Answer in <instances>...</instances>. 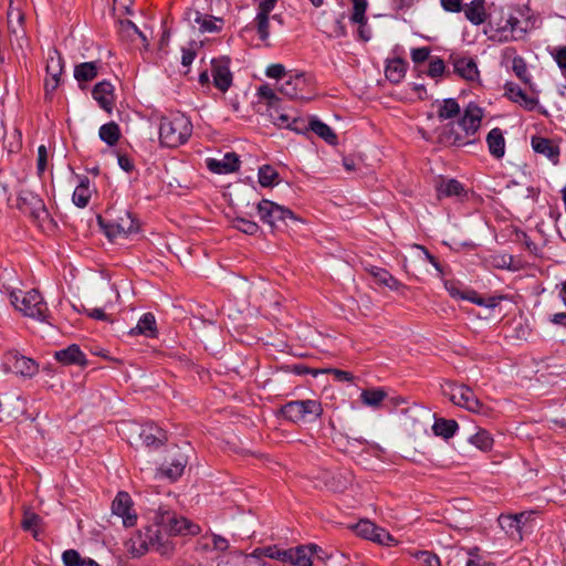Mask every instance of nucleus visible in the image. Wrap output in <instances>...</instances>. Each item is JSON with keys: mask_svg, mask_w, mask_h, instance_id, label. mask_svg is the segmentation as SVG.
<instances>
[{"mask_svg": "<svg viewBox=\"0 0 566 566\" xmlns=\"http://www.w3.org/2000/svg\"><path fill=\"white\" fill-rule=\"evenodd\" d=\"M169 535L160 527L154 525L147 526L145 532L139 531L130 539V548L135 555H144L151 549L161 556L169 557L174 554L176 544Z\"/></svg>", "mask_w": 566, "mask_h": 566, "instance_id": "f257e3e1", "label": "nucleus"}, {"mask_svg": "<svg viewBox=\"0 0 566 566\" xmlns=\"http://www.w3.org/2000/svg\"><path fill=\"white\" fill-rule=\"evenodd\" d=\"M192 130L190 118L182 113L163 116L158 127L159 143L167 148L179 147L189 140Z\"/></svg>", "mask_w": 566, "mask_h": 566, "instance_id": "f03ea898", "label": "nucleus"}, {"mask_svg": "<svg viewBox=\"0 0 566 566\" xmlns=\"http://www.w3.org/2000/svg\"><path fill=\"white\" fill-rule=\"evenodd\" d=\"M432 106L437 109V117L440 122L449 120L437 129V142L444 147H457L460 139L458 133L460 105L454 98H447L441 103L437 101Z\"/></svg>", "mask_w": 566, "mask_h": 566, "instance_id": "7ed1b4c3", "label": "nucleus"}, {"mask_svg": "<svg viewBox=\"0 0 566 566\" xmlns=\"http://www.w3.org/2000/svg\"><path fill=\"white\" fill-rule=\"evenodd\" d=\"M9 298L14 308L24 316L45 322L50 316L48 303L38 290L11 291Z\"/></svg>", "mask_w": 566, "mask_h": 566, "instance_id": "20e7f679", "label": "nucleus"}, {"mask_svg": "<svg viewBox=\"0 0 566 566\" xmlns=\"http://www.w3.org/2000/svg\"><path fill=\"white\" fill-rule=\"evenodd\" d=\"M151 520L155 526L163 528L172 536L196 535L200 532L199 525L161 506L154 511Z\"/></svg>", "mask_w": 566, "mask_h": 566, "instance_id": "39448f33", "label": "nucleus"}, {"mask_svg": "<svg viewBox=\"0 0 566 566\" xmlns=\"http://www.w3.org/2000/svg\"><path fill=\"white\" fill-rule=\"evenodd\" d=\"M322 412L321 402L314 399L289 401L281 409L282 416L292 422L316 420Z\"/></svg>", "mask_w": 566, "mask_h": 566, "instance_id": "423d86ee", "label": "nucleus"}, {"mask_svg": "<svg viewBox=\"0 0 566 566\" xmlns=\"http://www.w3.org/2000/svg\"><path fill=\"white\" fill-rule=\"evenodd\" d=\"M256 209L261 221L272 228L280 229L282 226H286L289 221L295 222L298 220L290 209L271 200H261Z\"/></svg>", "mask_w": 566, "mask_h": 566, "instance_id": "0eeeda50", "label": "nucleus"}, {"mask_svg": "<svg viewBox=\"0 0 566 566\" xmlns=\"http://www.w3.org/2000/svg\"><path fill=\"white\" fill-rule=\"evenodd\" d=\"M4 373H14L22 377L31 378L39 371V365L32 358L21 355L18 350H9L3 356Z\"/></svg>", "mask_w": 566, "mask_h": 566, "instance_id": "6e6552de", "label": "nucleus"}, {"mask_svg": "<svg viewBox=\"0 0 566 566\" xmlns=\"http://www.w3.org/2000/svg\"><path fill=\"white\" fill-rule=\"evenodd\" d=\"M322 552V548L315 544L298 546L290 549H277L271 553L269 557L283 562H289L294 566H311L314 553Z\"/></svg>", "mask_w": 566, "mask_h": 566, "instance_id": "1a4fd4ad", "label": "nucleus"}, {"mask_svg": "<svg viewBox=\"0 0 566 566\" xmlns=\"http://www.w3.org/2000/svg\"><path fill=\"white\" fill-rule=\"evenodd\" d=\"M99 224L102 226L106 237L111 240L119 237H126L138 231V223L128 211H124L112 221L105 222L101 220Z\"/></svg>", "mask_w": 566, "mask_h": 566, "instance_id": "9d476101", "label": "nucleus"}, {"mask_svg": "<svg viewBox=\"0 0 566 566\" xmlns=\"http://www.w3.org/2000/svg\"><path fill=\"white\" fill-rule=\"evenodd\" d=\"M483 109L474 103H469L462 114V129L464 130L462 146L471 145L476 140L474 135L481 127Z\"/></svg>", "mask_w": 566, "mask_h": 566, "instance_id": "9b49d317", "label": "nucleus"}, {"mask_svg": "<svg viewBox=\"0 0 566 566\" xmlns=\"http://www.w3.org/2000/svg\"><path fill=\"white\" fill-rule=\"evenodd\" d=\"M112 512L122 518L125 527L135 526L137 523V514L134 510V503L127 492H118L112 503Z\"/></svg>", "mask_w": 566, "mask_h": 566, "instance_id": "f8f14e48", "label": "nucleus"}, {"mask_svg": "<svg viewBox=\"0 0 566 566\" xmlns=\"http://www.w3.org/2000/svg\"><path fill=\"white\" fill-rule=\"evenodd\" d=\"M355 533L366 539L381 545H391L394 537L382 527L377 526L368 520L359 521L354 527Z\"/></svg>", "mask_w": 566, "mask_h": 566, "instance_id": "ddd939ff", "label": "nucleus"}, {"mask_svg": "<svg viewBox=\"0 0 566 566\" xmlns=\"http://www.w3.org/2000/svg\"><path fill=\"white\" fill-rule=\"evenodd\" d=\"M280 92L286 97L307 98V83L304 74H290L280 86Z\"/></svg>", "mask_w": 566, "mask_h": 566, "instance_id": "4468645a", "label": "nucleus"}, {"mask_svg": "<svg viewBox=\"0 0 566 566\" xmlns=\"http://www.w3.org/2000/svg\"><path fill=\"white\" fill-rule=\"evenodd\" d=\"M239 156L235 153H227L222 159L208 158L207 168L214 174L224 175L239 169Z\"/></svg>", "mask_w": 566, "mask_h": 566, "instance_id": "2eb2a0df", "label": "nucleus"}, {"mask_svg": "<svg viewBox=\"0 0 566 566\" xmlns=\"http://www.w3.org/2000/svg\"><path fill=\"white\" fill-rule=\"evenodd\" d=\"M531 145L536 154L545 156L553 165L558 164L560 154L559 147L552 139L533 136Z\"/></svg>", "mask_w": 566, "mask_h": 566, "instance_id": "dca6fc26", "label": "nucleus"}, {"mask_svg": "<svg viewBox=\"0 0 566 566\" xmlns=\"http://www.w3.org/2000/svg\"><path fill=\"white\" fill-rule=\"evenodd\" d=\"M138 436L146 447L158 448L167 441L166 432L154 423L140 426Z\"/></svg>", "mask_w": 566, "mask_h": 566, "instance_id": "f3484780", "label": "nucleus"}, {"mask_svg": "<svg viewBox=\"0 0 566 566\" xmlns=\"http://www.w3.org/2000/svg\"><path fill=\"white\" fill-rule=\"evenodd\" d=\"M92 95L98 105L106 112L111 113L114 105V86L111 82L102 81L97 83Z\"/></svg>", "mask_w": 566, "mask_h": 566, "instance_id": "a211bd4d", "label": "nucleus"}, {"mask_svg": "<svg viewBox=\"0 0 566 566\" xmlns=\"http://www.w3.org/2000/svg\"><path fill=\"white\" fill-rule=\"evenodd\" d=\"M462 12L468 21L474 25L484 23L489 17L485 8V0H472L462 4Z\"/></svg>", "mask_w": 566, "mask_h": 566, "instance_id": "6ab92c4d", "label": "nucleus"}, {"mask_svg": "<svg viewBox=\"0 0 566 566\" xmlns=\"http://www.w3.org/2000/svg\"><path fill=\"white\" fill-rule=\"evenodd\" d=\"M520 25V20L516 17L510 15L505 23L496 30L494 38H497L499 41L517 40L524 32Z\"/></svg>", "mask_w": 566, "mask_h": 566, "instance_id": "aec40b11", "label": "nucleus"}, {"mask_svg": "<svg viewBox=\"0 0 566 566\" xmlns=\"http://www.w3.org/2000/svg\"><path fill=\"white\" fill-rule=\"evenodd\" d=\"M505 95L527 111H533L538 103L537 98L528 96L518 85L514 84H506Z\"/></svg>", "mask_w": 566, "mask_h": 566, "instance_id": "412c9836", "label": "nucleus"}, {"mask_svg": "<svg viewBox=\"0 0 566 566\" xmlns=\"http://www.w3.org/2000/svg\"><path fill=\"white\" fill-rule=\"evenodd\" d=\"M130 335H143L148 338H154L157 335V324L154 314L145 313L140 316L137 325L129 332Z\"/></svg>", "mask_w": 566, "mask_h": 566, "instance_id": "4be33fe9", "label": "nucleus"}, {"mask_svg": "<svg viewBox=\"0 0 566 566\" xmlns=\"http://www.w3.org/2000/svg\"><path fill=\"white\" fill-rule=\"evenodd\" d=\"M524 514L500 515L499 524L501 528L512 538L522 539V518Z\"/></svg>", "mask_w": 566, "mask_h": 566, "instance_id": "5701e85b", "label": "nucleus"}, {"mask_svg": "<svg viewBox=\"0 0 566 566\" xmlns=\"http://www.w3.org/2000/svg\"><path fill=\"white\" fill-rule=\"evenodd\" d=\"M213 83L221 92H226L232 83V74L227 63L213 62L212 63Z\"/></svg>", "mask_w": 566, "mask_h": 566, "instance_id": "b1692460", "label": "nucleus"}, {"mask_svg": "<svg viewBox=\"0 0 566 566\" xmlns=\"http://www.w3.org/2000/svg\"><path fill=\"white\" fill-rule=\"evenodd\" d=\"M54 357L57 361L64 365H84L86 363L84 353L75 344L70 345L64 349L55 352Z\"/></svg>", "mask_w": 566, "mask_h": 566, "instance_id": "393cba45", "label": "nucleus"}, {"mask_svg": "<svg viewBox=\"0 0 566 566\" xmlns=\"http://www.w3.org/2000/svg\"><path fill=\"white\" fill-rule=\"evenodd\" d=\"M366 270L374 279V282L380 286H386L391 291H397L401 285V283L395 279L386 269L371 265L366 268Z\"/></svg>", "mask_w": 566, "mask_h": 566, "instance_id": "a878e982", "label": "nucleus"}, {"mask_svg": "<svg viewBox=\"0 0 566 566\" xmlns=\"http://www.w3.org/2000/svg\"><path fill=\"white\" fill-rule=\"evenodd\" d=\"M490 154L495 158H502L505 154V139L502 130L495 127L486 136Z\"/></svg>", "mask_w": 566, "mask_h": 566, "instance_id": "bb28decb", "label": "nucleus"}, {"mask_svg": "<svg viewBox=\"0 0 566 566\" xmlns=\"http://www.w3.org/2000/svg\"><path fill=\"white\" fill-rule=\"evenodd\" d=\"M91 195L90 179L86 176H83L73 191L72 201L76 207L85 208L90 202Z\"/></svg>", "mask_w": 566, "mask_h": 566, "instance_id": "cd10ccee", "label": "nucleus"}, {"mask_svg": "<svg viewBox=\"0 0 566 566\" xmlns=\"http://www.w3.org/2000/svg\"><path fill=\"white\" fill-rule=\"evenodd\" d=\"M432 431L434 436L449 439L454 436L459 426L455 420L434 417Z\"/></svg>", "mask_w": 566, "mask_h": 566, "instance_id": "c85d7f7f", "label": "nucleus"}, {"mask_svg": "<svg viewBox=\"0 0 566 566\" xmlns=\"http://www.w3.org/2000/svg\"><path fill=\"white\" fill-rule=\"evenodd\" d=\"M122 136L120 128L115 122L102 125L98 129V137L108 146H115Z\"/></svg>", "mask_w": 566, "mask_h": 566, "instance_id": "c756f323", "label": "nucleus"}, {"mask_svg": "<svg viewBox=\"0 0 566 566\" xmlns=\"http://www.w3.org/2000/svg\"><path fill=\"white\" fill-rule=\"evenodd\" d=\"M501 298L502 297L500 296H490L485 298L481 296L479 293H476L474 290H462V301L465 300L479 306H484L486 308H493L497 306Z\"/></svg>", "mask_w": 566, "mask_h": 566, "instance_id": "7c9ffc66", "label": "nucleus"}, {"mask_svg": "<svg viewBox=\"0 0 566 566\" xmlns=\"http://www.w3.org/2000/svg\"><path fill=\"white\" fill-rule=\"evenodd\" d=\"M64 69V62L61 53L52 48L48 53V63H46V75L61 77Z\"/></svg>", "mask_w": 566, "mask_h": 566, "instance_id": "2f4dec72", "label": "nucleus"}, {"mask_svg": "<svg viewBox=\"0 0 566 566\" xmlns=\"http://www.w3.org/2000/svg\"><path fill=\"white\" fill-rule=\"evenodd\" d=\"M468 442L483 452H488L493 447V438L485 429H479L475 433L470 434Z\"/></svg>", "mask_w": 566, "mask_h": 566, "instance_id": "473e14b6", "label": "nucleus"}, {"mask_svg": "<svg viewBox=\"0 0 566 566\" xmlns=\"http://www.w3.org/2000/svg\"><path fill=\"white\" fill-rule=\"evenodd\" d=\"M271 120L274 125L279 127H285L290 129L297 130L296 118L291 116L290 114L282 112L279 107V104L273 108L269 109Z\"/></svg>", "mask_w": 566, "mask_h": 566, "instance_id": "72a5a7b5", "label": "nucleus"}, {"mask_svg": "<svg viewBox=\"0 0 566 566\" xmlns=\"http://www.w3.org/2000/svg\"><path fill=\"white\" fill-rule=\"evenodd\" d=\"M98 63L97 62H84L75 66L74 77L78 82H88L97 76Z\"/></svg>", "mask_w": 566, "mask_h": 566, "instance_id": "f704fd0d", "label": "nucleus"}, {"mask_svg": "<svg viewBox=\"0 0 566 566\" xmlns=\"http://www.w3.org/2000/svg\"><path fill=\"white\" fill-rule=\"evenodd\" d=\"M64 566H101L92 558H82L75 549H66L62 554Z\"/></svg>", "mask_w": 566, "mask_h": 566, "instance_id": "c9c22d12", "label": "nucleus"}, {"mask_svg": "<svg viewBox=\"0 0 566 566\" xmlns=\"http://www.w3.org/2000/svg\"><path fill=\"white\" fill-rule=\"evenodd\" d=\"M310 128L312 132H314L317 136L323 138L326 143L331 145H335L337 143V136L333 132V129L325 123H323L319 119H312L310 122Z\"/></svg>", "mask_w": 566, "mask_h": 566, "instance_id": "e433bc0d", "label": "nucleus"}, {"mask_svg": "<svg viewBox=\"0 0 566 566\" xmlns=\"http://www.w3.org/2000/svg\"><path fill=\"white\" fill-rule=\"evenodd\" d=\"M387 397V392L382 389H365L360 394V400L365 406L378 408Z\"/></svg>", "mask_w": 566, "mask_h": 566, "instance_id": "4c0bfd02", "label": "nucleus"}, {"mask_svg": "<svg viewBox=\"0 0 566 566\" xmlns=\"http://www.w3.org/2000/svg\"><path fill=\"white\" fill-rule=\"evenodd\" d=\"M386 77L392 83H399L406 73V65L402 60L390 61L386 66Z\"/></svg>", "mask_w": 566, "mask_h": 566, "instance_id": "58836bf2", "label": "nucleus"}, {"mask_svg": "<svg viewBox=\"0 0 566 566\" xmlns=\"http://www.w3.org/2000/svg\"><path fill=\"white\" fill-rule=\"evenodd\" d=\"M482 403L479 398L472 392V390L462 385V409H467L470 412H480Z\"/></svg>", "mask_w": 566, "mask_h": 566, "instance_id": "ea45409f", "label": "nucleus"}, {"mask_svg": "<svg viewBox=\"0 0 566 566\" xmlns=\"http://www.w3.org/2000/svg\"><path fill=\"white\" fill-rule=\"evenodd\" d=\"M259 182L262 187H272L279 182V174L274 167L263 165L259 168Z\"/></svg>", "mask_w": 566, "mask_h": 566, "instance_id": "a19ab883", "label": "nucleus"}, {"mask_svg": "<svg viewBox=\"0 0 566 566\" xmlns=\"http://www.w3.org/2000/svg\"><path fill=\"white\" fill-rule=\"evenodd\" d=\"M185 467L186 460L180 457L178 459H174L169 464L163 467L161 472L165 476L171 481H175L182 474Z\"/></svg>", "mask_w": 566, "mask_h": 566, "instance_id": "79ce46f5", "label": "nucleus"}, {"mask_svg": "<svg viewBox=\"0 0 566 566\" xmlns=\"http://www.w3.org/2000/svg\"><path fill=\"white\" fill-rule=\"evenodd\" d=\"M469 555L465 566H495L493 563L488 562L481 554L478 546L462 547Z\"/></svg>", "mask_w": 566, "mask_h": 566, "instance_id": "37998d69", "label": "nucleus"}, {"mask_svg": "<svg viewBox=\"0 0 566 566\" xmlns=\"http://www.w3.org/2000/svg\"><path fill=\"white\" fill-rule=\"evenodd\" d=\"M439 197L458 196L460 193V184L455 179L443 180L437 188Z\"/></svg>", "mask_w": 566, "mask_h": 566, "instance_id": "c03bdc74", "label": "nucleus"}, {"mask_svg": "<svg viewBox=\"0 0 566 566\" xmlns=\"http://www.w3.org/2000/svg\"><path fill=\"white\" fill-rule=\"evenodd\" d=\"M233 227L249 235H254L260 230V227L258 226L256 222L244 218H235L233 220Z\"/></svg>", "mask_w": 566, "mask_h": 566, "instance_id": "a18cd8bd", "label": "nucleus"}, {"mask_svg": "<svg viewBox=\"0 0 566 566\" xmlns=\"http://www.w3.org/2000/svg\"><path fill=\"white\" fill-rule=\"evenodd\" d=\"M413 557L417 559L419 566H440L439 557L428 551H418L413 554Z\"/></svg>", "mask_w": 566, "mask_h": 566, "instance_id": "49530a36", "label": "nucleus"}, {"mask_svg": "<svg viewBox=\"0 0 566 566\" xmlns=\"http://www.w3.org/2000/svg\"><path fill=\"white\" fill-rule=\"evenodd\" d=\"M195 22L199 25L201 32H217L219 30L216 20L199 12H196Z\"/></svg>", "mask_w": 566, "mask_h": 566, "instance_id": "de8ad7c7", "label": "nucleus"}, {"mask_svg": "<svg viewBox=\"0 0 566 566\" xmlns=\"http://www.w3.org/2000/svg\"><path fill=\"white\" fill-rule=\"evenodd\" d=\"M480 73L476 66V63L469 59L465 62V65H462V78L469 81V82H476L479 83Z\"/></svg>", "mask_w": 566, "mask_h": 566, "instance_id": "09e8293b", "label": "nucleus"}, {"mask_svg": "<svg viewBox=\"0 0 566 566\" xmlns=\"http://www.w3.org/2000/svg\"><path fill=\"white\" fill-rule=\"evenodd\" d=\"M256 31L261 41H266L270 36L269 31V15L266 14H258L255 17Z\"/></svg>", "mask_w": 566, "mask_h": 566, "instance_id": "8fccbe9b", "label": "nucleus"}, {"mask_svg": "<svg viewBox=\"0 0 566 566\" xmlns=\"http://www.w3.org/2000/svg\"><path fill=\"white\" fill-rule=\"evenodd\" d=\"M353 1V13L350 15L352 22H364L366 19L365 12L367 9V0H352Z\"/></svg>", "mask_w": 566, "mask_h": 566, "instance_id": "3c124183", "label": "nucleus"}, {"mask_svg": "<svg viewBox=\"0 0 566 566\" xmlns=\"http://www.w3.org/2000/svg\"><path fill=\"white\" fill-rule=\"evenodd\" d=\"M258 95L261 98L268 101L270 109L276 106L280 102V98L277 97L276 93L269 85H261L258 88Z\"/></svg>", "mask_w": 566, "mask_h": 566, "instance_id": "603ef678", "label": "nucleus"}, {"mask_svg": "<svg viewBox=\"0 0 566 566\" xmlns=\"http://www.w3.org/2000/svg\"><path fill=\"white\" fill-rule=\"evenodd\" d=\"M512 70L515 75L521 78L523 82L527 83L530 81V76L527 73V67L524 60L521 56H515L512 61Z\"/></svg>", "mask_w": 566, "mask_h": 566, "instance_id": "864d4df0", "label": "nucleus"}, {"mask_svg": "<svg viewBox=\"0 0 566 566\" xmlns=\"http://www.w3.org/2000/svg\"><path fill=\"white\" fill-rule=\"evenodd\" d=\"M552 56L562 72L566 75V46L555 48Z\"/></svg>", "mask_w": 566, "mask_h": 566, "instance_id": "5fc2aeb1", "label": "nucleus"}, {"mask_svg": "<svg viewBox=\"0 0 566 566\" xmlns=\"http://www.w3.org/2000/svg\"><path fill=\"white\" fill-rule=\"evenodd\" d=\"M443 72L444 62L439 57L431 59L429 62L428 75L431 77H438L442 75Z\"/></svg>", "mask_w": 566, "mask_h": 566, "instance_id": "6e6d98bb", "label": "nucleus"}, {"mask_svg": "<svg viewBox=\"0 0 566 566\" xmlns=\"http://www.w3.org/2000/svg\"><path fill=\"white\" fill-rule=\"evenodd\" d=\"M429 55H430V49L426 48V46L411 50V60L416 64L424 62L426 60L429 59Z\"/></svg>", "mask_w": 566, "mask_h": 566, "instance_id": "4d7b16f0", "label": "nucleus"}, {"mask_svg": "<svg viewBox=\"0 0 566 566\" xmlns=\"http://www.w3.org/2000/svg\"><path fill=\"white\" fill-rule=\"evenodd\" d=\"M46 160H48V150L44 145H40L38 148V163L36 168L38 172L41 175L46 169Z\"/></svg>", "mask_w": 566, "mask_h": 566, "instance_id": "13d9d810", "label": "nucleus"}, {"mask_svg": "<svg viewBox=\"0 0 566 566\" xmlns=\"http://www.w3.org/2000/svg\"><path fill=\"white\" fill-rule=\"evenodd\" d=\"M265 74L271 78H281L285 75V67L282 64H271L268 66Z\"/></svg>", "mask_w": 566, "mask_h": 566, "instance_id": "bf43d9fd", "label": "nucleus"}, {"mask_svg": "<svg viewBox=\"0 0 566 566\" xmlns=\"http://www.w3.org/2000/svg\"><path fill=\"white\" fill-rule=\"evenodd\" d=\"M41 521L40 516L34 513H25L24 518L22 521V526L24 530H32L39 525Z\"/></svg>", "mask_w": 566, "mask_h": 566, "instance_id": "052dcab7", "label": "nucleus"}, {"mask_svg": "<svg viewBox=\"0 0 566 566\" xmlns=\"http://www.w3.org/2000/svg\"><path fill=\"white\" fill-rule=\"evenodd\" d=\"M245 560V566H274L272 562L265 560L258 555H249Z\"/></svg>", "mask_w": 566, "mask_h": 566, "instance_id": "680f3d73", "label": "nucleus"}, {"mask_svg": "<svg viewBox=\"0 0 566 566\" xmlns=\"http://www.w3.org/2000/svg\"><path fill=\"white\" fill-rule=\"evenodd\" d=\"M277 0H261L258 6V14L269 15L274 9Z\"/></svg>", "mask_w": 566, "mask_h": 566, "instance_id": "e2e57ef3", "label": "nucleus"}, {"mask_svg": "<svg viewBox=\"0 0 566 566\" xmlns=\"http://www.w3.org/2000/svg\"><path fill=\"white\" fill-rule=\"evenodd\" d=\"M60 81H61V77H56V76H46L45 78V82H44V90H45V94L49 95V94H52L59 86L60 84Z\"/></svg>", "mask_w": 566, "mask_h": 566, "instance_id": "0e129e2a", "label": "nucleus"}, {"mask_svg": "<svg viewBox=\"0 0 566 566\" xmlns=\"http://www.w3.org/2000/svg\"><path fill=\"white\" fill-rule=\"evenodd\" d=\"M123 29L129 34H136L138 35L143 41H146V36L145 34L137 28V25L135 23H133L132 21H125L123 24H122Z\"/></svg>", "mask_w": 566, "mask_h": 566, "instance_id": "69168bd1", "label": "nucleus"}, {"mask_svg": "<svg viewBox=\"0 0 566 566\" xmlns=\"http://www.w3.org/2000/svg\"><path fill=\"white\" fill-rule=\"evenodd\" d=\"M117 161L118 166L126 172H130L135 168L134 161L126 155H119Z\"/></svg>", "mask_w": 566, "mask_h": 566, "instance_id": "338daca9", "label": "nucleus"}, {"mask_svg": "<svg viewBox=\"0 0 566 566\" xmlns=\"http://www.w3.org/2000/svg\"><path fill=\"white\" fill-rule=\"evenodd\" d=\"M248 556L249 555L234 556V557L229 558L226 562H222L218 566H245V560H243V559H247Z\"/></svg>", "mask_w": 566, "mask_h": 566, "instance_id": "774afa93", "label": "nucleus"}]
</instances>
